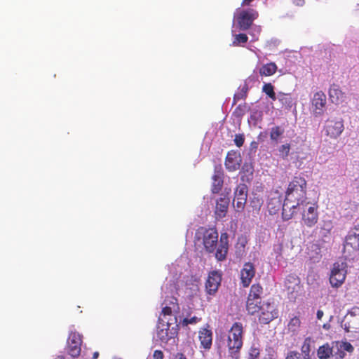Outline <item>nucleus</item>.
Segmentation results:
<instances>
[{
    "label": "nucleus",
    "instance_id": "obj_36",
    "mask_svg": "<svg viewBox=\"0 0 359 359\" xmlns=\"http://www.w3.org/2000/svg\"><path fill=\"white\" fill-rule=\"evenodd\" d=\"M300 325L301 321L299 318L297 317H294L290 320L288 323V328L292 332H295L300 327Z\"/></svg>",
    "mask_w": 359,
    "mask_h": 359
},
{
    "label": "nucleus",
    "instance_id": "obj_34",
    "mask_svg": "<svg viewBox=\"0 0 359 359\" xmlns=\"http://www.w3.org/2000/svg\"><path fill=\"white\" fill-rule=\"evenodd\" d=\"M309 250L315 252V255L310 253L309 252H308L311 259H318L320 257V248L319 245L315 244V243L311 244L310 245V247L309 248Z\"/></svg>",
    "mask_w": 359,
    "mask_h": 359
},
{
    "label": "nucleus",
    "instance_id": "obj_38",
    "mask_svg": "<svg viewBox=\"0 0 359 359\" xmlns=\"http://www.w3.org/2000/svg\"><path fill=\"white\" fill-rule=\"evenodd\" d=\"M259 348L253 345L250 348L248 359H257L259 357Z\"/></svg>",
    "mask_w": 359,
    "mask_h": 359
},
{
    "label": "nucleus",
    "instance_id": "obj_43",
    "mask_svg": "<svg viewBox=\"0 0 359 359\" xmlns=\"http://www.w3.org/2000/svg\"><path fill=\"white\" fill-rule=\"evenodd\" d=\"M164 354L161 350H156L153 353V359H163Z\"/></svg>",
    "mask_w": 359,
    "mask_h": 359
},
{
    "label": "nucleus",
    "instance_id": "obj_35",
    "mask_svg": "<svg viewBox=\"0 0 359 359\" xmlns=\"http://www.w3.org/2000/svg\"><path fill=\"white\" fill-rule=\"evenodd\" d=\"M334 347V351L332 353V355L333 359H344L346 355V353L343 349L339 348V341H336Z\"/></svg>",
    "mask_w": 359,
    "mask_h": 359
},
{
    "label": "nucleus",
    "instance_id": "obj_10",
    "mask_svg": "<svg viewBox=\"0 0 359 359\" xmlns=\"http://www.w3.org/2000/svg\"><path fill=\"white\" fill-rule=\"evenodd\" d=\"M248 187L245 184H239L235 191L233 205L237 212H241L244 210L248 197Z\"/></svg>",
    "mask_w": 359,
    "mask_h": 359
},
{
    "label": "nucleus",
    "instance_id": "obj_13",
    "mask_svg": "<svg viewBox=\"0 0 359 359\" xmlns=\"http://www.w3.org/2000/svg\"><path fill=\"white\" fill-rule=\"evenodd\" d=\"M358 251H359V233L349 231L345 238L344 252L346 253L347 256H351Z\"/></svg>",
    "mask_w": 359,
    "mask_h": 359
},
{
    "label": "nucleus",
    "instance_id": "obj_31",
    "mask_svg": "<svg viewBox=\"0 0 359 359\" xmlns=\"http://www.w3.org/2000/svg\"><path fill=\"white\" fill-rule=\"evenodd\" d=\"M311 337H306L301 347V351L304 354V359H310L309 353L311 351Z\"/></svg>",
    "mask_w": 359,
    "mask_h": 359
},
{
    "label": "nucleus",
    "instance_id": "obj_32",
    "mask_svg": "<svg viewBox=\"0 0 359 359\" xmlns=\"http://www.w3.org/2000/svg\"><path fill=\"white\" fill-rule=\"evenodd\" d=\"M262 91L267 95L272 100H276V93L274 92V87L271 83H265L263 86Z\"/></svg>",
    "mask_w": 359,
    "mask_h": 359
},
{
    "label": "nucleus",
    "instance_id": "obj_47",
    "mask_svg": "<svg viewBox=\"0 0 359 359\" xmlns=\"http://www.w3.org/2000/svg\"><path fill=\"white\" fill-rule=\"evenodd\" d=\"M253 1H254V0H243L241 5H242L243 6H250V4H251Z\"/></svg>",
    "mask_w": 359,
    "mask_h": 359
},
{
    "label": "nucleus",
    "instance_id": "obj_49",
    "mask_svg": "<svg viewBox=\"0 0 359 359\" xmlns=\"http://www.w3.org/2000/svg\"><path fill=\"white\" fill-rule=\"evenodd\" d=\"M99 356V353L98 352H94L93 353V359H97Z\"/></svg>",
    "mask_w": 359,
    "mask_h": 359
},
{
    "label": "nucleus",
    "instance_id": "obj_48",
    "mask_svg": "<svg viewBox=\"0 0 359 359\" xmlns=\"http://www.w3.org/2000/svg\"><path fill=\"white\" fill-rule=\"evenodd\" d=\"M297 5L302 6L304 4V0H295Z\"/></svg>",
    "mask_w": 359,
    "mask_h": 359
},
{
    "label": "nucleus",
    "instance_id": "obj_28",
    "mask_svg": "<svg viewBox=\"0 0 359 359\" xmlns=\"http://www.w3.org/2000/svg\"><path fill=\"white\" fill-rule=\"evenodd\" d=\"M284 133V129L280 126H276L271 128L270 138L271 141L278 143L279 137Z\"/></svg>",
    "mask_w": 359,
    "mask_h": 359
},
{
    "label": "nucleus",
    "instance_id": "obj_26",
    "mask_svg": "<svg viewBox=\"0 0 359 359\" xmlns=\"http://www.w3.org/2000/svg\"><path fill=\"white\" fill-rule=\"evenodd\" d=\"M172 300L170 301V306H165L162 309L161 315H163V318L167 320L166 316H172V311L175 309H179L178 304L177 302V299L172 297Z\"/></svg>",
    "mask_w": 359,
    "mask_h": 359
},
{
    "label": "nucleus",
    "instance_id": "obj_4",
    "mask_svg": "<svg viewBox=\"0 0 359 359\" xmlns=\"http://www.w3.org/2000/svg\"><path fill=\"white\" fill-rule=\"evenodd\" d=\"M318 209V204L310 201L306 202L304 205L297 207V212H300L302 225L311 228L318 223L319 219Z\"/></svg>",
    "mask_w": 359,
    "mask_h": 359
},
{
    "label": "nucleus",
    "instance_id": "obj_6",
    "mask_svg": "<svg viewBox=\"0 0 359 359\" xmlns=\"http://www.w3.org/2000/svg\"><path fill=\"white\" fill-rule=\"evenodd\" d=\"M172 324V323L169 322V320H165L161 316L159 317L156 334L161 342L167 343L170 339L176 336V330L174 327L170 329Z\"/></svg>",
    "mask_w": 359,
    "mask_h": 359
},
{
    "label": "nucleus",
    "instance_id": "obj_2",
    "mask_svg": "<svg viewBox=\"0 0 359 359\" xmlns=\"http://www.w3.org/2000/svg\"><path fill=\"white\" fill-rule=\"evenodd\" d=\"M198 240H202L205 250L208 253H214L218 261H224L226 258L229 250V235L222 233L218 241V232L215 227H200L196 233Z\"/></svg>",
    "mask_w": 359,
    "mask_h": 359
},
{
    "label": "nucleus",
    "instance_id": "obj_29",
    "mask_svg": "<svg viewBox=\"0 0 359 359\" xmlns=\"http://www.w3.org/2000/svg\"><path fill=\"white\" fill-rule=\"evenodd\" d=\"M248 37L245 34L240 33L238 34H234L232 45L233 46H243L248 42Z\"/></svg>",
    "mask_w": 359,
    "mask_h": 359
},
{
    "label": "nucleus",
    "instance_id": "obj_30",
    "mask_svg": "<svg viewBox=\"0 0 359 359\" xmlns=\"http://www.w3.org/2000/svg\"><path fill=\"white\" fill-rule=\"evenodd\" d=\"M248 92V86L247 84H244L241 88L240 91L234 95L233 104H236V102L240 100H244L246 98Z\"/></svg>",
    "mask_w": 359,
    "mask_h": 359
},
{
    "label": "nucleus",
    "instance_id": "obj_24",
    "mask_svg": "<svg viewBox=\"0 0 359 359\" xmlns=\"http://www.w3.org/2000/svg\"><path fill=\"white\" fill-rule=\"evenodd\" d=\"M261 299H255L252 298H248L246 302V309L249 314L254 315L260 310L262 306Z\"/></svg>",
    "mask_w": 359,
    "mask_h": 359
},
{
    "label": "nucleus",
    "instance_id": "obj_51",
    "mask_svg": "<svg viewBox=\"0 0 359 359\" xmlns=\"http://www.w3.org/2000/svg\"><path fill=\"white\" fill-rule=\"evenodd\" d=\"M277 203H278V206H280V201L279 199L277 200Z\"/></svg>",
    "mask_w": 359,
    "mask_h": 359
},
{
    "label": "nucleus",
    "instance_id": "obj_41",
    "mask_svg": "<svg viewBox=\"0 0 359 359\" xmlns=\"http://www.w3.org/2000/svg\"><path fill=\"white\" fill-rule=\"evenodd\" d=\"M285 359H302L301 354L297 351H290Z\"/></svg>",
    "mask_w": 359,
    "mask_h": 359
},
{
    "label": "nucleus",
    "instance_id": "obj_45",
    "mask_svg": "<svg viewBox=\"0 0 359 359\" xmlns=\"http://www.w3.org/2000/svg\"><path fill=\"white\" fill-rule=\"evenodd\" d=\"M350 231L359 233V220L355 222L353 228Z\"/></svg>",
    "mask_w": 359,
    "mask_h": 359
},
{
    "label": "nucleus",
    "instance_id": "obj_18",
    "mask_svg": "<svg viewBox=\"0 0 359 359\" xmlns=\"http://www.w3.org/2000/svg\"><path fill=\"white\" fill-rule=\"evenodd\" d=\"M211 192L218 194L222 189L224 184V172L221 168H215L214 174L212 177Z\"/></svg>",
    "mask_w": 359,
    "mask_h": 359
},
{
    "label": "nucleus",
    "instance_id": "obj_27",
    "mask_svg": "<svg viewBox=\"0 0 359 359\" xmlns=\"http://www.w3.org/2000/svg\"><path fill=\"white\" fill-rule=\"evenodd\" d=\"M263 294V287L259 283L253 284L250 290L248 298L261 299Z\"/></svg>",
    "mask_w": 359,
    "mask_h": 359
},
{
    "label": "nucleus",
    "instance_id": "obj_19",
    "mask_svg": "<svg viewBox=\"0 0 359 359\" xmlns=\"http://www.w3.org/2000/svg\"><path fill=\"white\" fill-rule=\"evenodd\" d=\"M312 104L316 114L321 115L326 104L325 94L322 91L316 93L312 100Z\"/></svg>",
    "mask_w": 359,
    "mask_h": 359
},
{
    "label": "nucleus",
    "instance_id": "obj_23",
    "mask_svg": "<svg viewBox=\"0 0 359 359\" xmlns=\"http://www.w3.org/2000/svg\"><path fill=\"white\" fill-rule=\"evenodd\" d=\"M334 351V346H330L328 343H326L318 348L317 355L319 359H328L332 355Z\"/></svg>",
    "mask_w": 359,
    "mask_h": 359
},
{
    "label": "nucleus",
    "instance_id": "obj_11",
    "mask_svg": "<svg viewBox=\"0 0 359 359\" xmlns=\"http://www.w3.org/2000/svg\"><path fill=\"white\" fill-rule=\"evenodd\" d=\"M344 327L348 332H359V307H353L348 313Z\"/></svg>",
    "mask_w": 359,
    "mask_h": 359
},
{
    "label": "nucleus",
    "instance_id": "obj_46",
    "mask_svg": "<svg viewBox=\"0 0 359 359\" xmlns=\"http://www.w3.org/2000/svg\"><path fill=\"white\" fill-rule=\"evenodd\" d=\"M324 315V313L322 310H318L316 313V317L318 320H321L323 316Z\"/></svg>",
    "mask_w": 359,
    "mask_h": 359
},
{
    "label": "nucleus",
    "instance_id": "obj_50",
    "mask_svg": "<svg viewBox=\"0 0 359 359\" xmlns=\"http://www.w3.org/2000/svg\"><path fill=\"white\" fill-rule=\"evenodd\" d=\"M57 359H65L63 355H58Z\"/></svg>",
    "mask_w": 359,
    "mask_h": 359
},
{
    "label": "nucleus",
    "instance_id": "obj_1",
    "mask_svg": "<svg viewBox=\"0 0 359 359\" xmlns=\"http://www.w3.org/2000/svg\"><path fill=\"white\" fill-rule=\"evenodd\" d=\"M307 182L304 177L295 176L290 182L285 191V198L283 204L282 217L289 220L297 213V207H301L309 201L306 197Z\"/></svg>",
    "mask_w": 359,
    "mask_h": 359
},
{
    "label": "nucleus",
    "instance_id": "obj_17",
    "mask_svg": "<svg viewBox=\"0 0 359 359\" xmlns=\"http://www.w3.org/2000/svg\"><path fill=\"white\" fill-rule=\"evenodd\" d=\"M255 275V269L252 263H245L241 271V283L244 287L250 285L252 279Z\"/></svg>",
    "mask_w": 359,
    "mask_h": 359
},
{
    "label": "nucleus",
    "instance_id": "obj_22",
    "mask_svg": "<svg viewBox=\"0 0 359 359\" xmlns=\"http://www.w3.org/2000/svg\"><path fill=\"white\" fill-rule=\"evenodd\" d=\"M285 285L290 293L298 292L300 289V280L298 276L290 274L285 279Z\"/></svg>",
    "mask_w": 359,
    "mask_h": 359
},
{
    "label": "nucleus",
    "instance_id": "obj_37",
    "mask_svg": "<svg viewBox=\"0 0 359 359\" xmlns=\"http://www.w3.org/2000/svg\"><path fill=\"white\" fill-rule=\"evenodd\" d=\"M290 144H283L278 149V151H279L280 156L283 159H285L287 157V156L289 154V152H290Z\"/></svg>",
    "mask_w": 359,
    "mask_h": 359
},
{
    "label": "nucleus",
    "instance_id": "obj_39",
    "mask_svg": "<svg viewBox=\"0 0 359 359\" xmlns=\"http://www.w3.org/2000/svg\"><path fill=\"white\" fill-rule=\"evenodd\" d=\"M339 348L343 349L345 353L346 351L348 353H352L354 350L353 346L351 345V343L348 341L339 342Z\"/></svg>",
    "mask_w": 359,
    "mask_h": 359
},
{
    "label": "nucleus",
    "instance_id": "obj_44",
    "mask_svg": "<svg viewBox=\"0 0 359 359\" xmlns=\"http://www.w3.org/2000/svg\"><path fill=\"white\" fill-rule=\"evenodd\" d=\"M172 359H188L182 353H177L173 354Z\"/></svg>",
    "mask_w": 359,
    "mask_h": 359
},
{
    "label": "nucleus",
    "instance_id": "obj_42",
    "mask_svg": "<svg viewBox=\"0 0 359 359\" xmlns=\"http://www.w3.org/2000/svg\"><path fill=\"white\" fill-rule=\"evenodd\" d=\"M198 320H199V319L197 317L194 316L191 318H184L183 320V323H184V324L187 325L189 324L196 323Z\"/></svg>",
    "mask_w": 359,
    "mask_h": 359
},
{
    "label": "nucleus",
    "instance_id": "obj_3",
    "mask_svg": "<svg viewBox=\"0 0 359 359\" xmlns=\"http://www.w3.org/2000/svg\"><path fill=\"white\" fill-rule=\"evenodd\" d=\"M244 327L241 323L235 322L228 331L226 346L232 359H238L243 346Z\"/></svg>",
    "mask_w": 359,
    "mask_h": 359
},
{
    "label": "nucleus",
    "instance_id": "obj_16",
    "mask_svg": "<svg viewBox=\"0 0 359 359\" xmlns=\"http://www.w3.org/2000/svg\"><path fill=\"white\" fill-rule=\"evenodd\" d=\"M242 159L239 151L231 150L227 153L225 159V167L229 172L239 169Z\"/></svg>",
    "mask_w": 359,
    "mask_h": 359
},
{
    "label": "nucleus",
    "instance_id": "obj_20",
    "mask_svg": "<svg viewBox=\"0 0 359 359\" xmlns=\"http://www.w3.org/2000/svg\"><path fill=\"white\" fill-rule=\"evenodd\" d=\"M329 96L332 102L336 104L342 103L345 99L344 93L341 91L338 85L334 83L330 88Z\"/></svg>",
    "mask_w": 359,
    "mask_h": 359
},
{
    "label": "nucleus",
    "instance_id": "obj_9",
    "mask_svg": "<svg viewBox=\"0 0 359 359\" xmlns=\"http://www.w3.org/2000/svg\"><path fill=\"white\" fill-rule=\"evenodd\" d=\"M259 312V321L262 324H268L278 317V311L275 305L269 302H264Z\"/></svg>",
    "mask_w": 359,
    "mask_h": 359
},
{
    "label": "nucleus",
    "instance_id": "obj_12",
    "mask_svg": "<svg viewBox=\"0 0 359 359\" xmlns=\"http://www.w3.org/2000/svg\"><path fill=\"white\" fill-rule=\"evenodd\" d=\"M344 121L341 118L339 120H327L325 126V135L330 138L336 139L344 131Z\"/></svg>",
    "mask_w": 359,
    "mask_h": 359
},
{
    "label": "nucleus",
    "instance_id": "obj_33",
    "mask_svg": "<svg viewBox=\"0 0 359 359\" xmlns=\"http://www.w3.org/2000/svg\"><path fill=\"white\" fill-rule=\"evenodd\" d=\"M278 100L280 102L285 105L287 107H291L292 103V99L290 94H285L283 93H280L278 95Z\"/></svg>",
    "mask_w": 359,
    "mask_h": 359
},
{
    "label": "nucleus",
    "instance_id": "obj_14",
    "mask_svg": "<svg viewBox=\"0 0 359 359\" xmlns=\"http://www.w3.org/2000/svg\"><path fill=\"white\" fill-rule=\"evenodd\" d=\"M67 353L72 357H78L81 351L82 339L78 332H72L68 339Z\"/></svg>",
    "mask_w": 359,
    "mask_h": 359
},
{
    "label": "nucleus",
    "instance_id": "obj_8",
    "mask_svg": "<svg viewBox=\"0 0 359 359\" xmlns=\"http://www.w3.org/2000/svg\"><path fill=\"white\" fill-rule=\"evenodd\" d=\"M230 189H225L224 191L220 194L219 198L216 200L215 215L217 219L223 218L226 216L230 202Z\"/></svg>",
    "mask_w": 359,
    "mask_h": 359
},
{
    "label": "nucleus",
    "instance_id": "obj_21",
    "mask_svg": "<svg viewBox=\"0 0 359 359\" xmlns=\"http://www.w3.org/2000/svg\"><path fill=\"white\" fill-rule=\"evenodd\" d=\"M199 340L201 346L205 349H210L212 346V332L210 330L203 328L199 331Z\"/></svg>",
    "mask_w": 359,
    "mask_h": 359
},
{
    "label": "nucleus",
    "instance_id": "obj_40",
    "mask_svg": "<svg viewBox=\"0 0 359 359\" xmlns=\"http://www.w3.org/2000/svg\"><path fill=\"white\" fill-rule=\"evenodd\" d=\"M245 141L244 135L242 134H236L234 138V142L238 147L243 146Z\"/></svg>",
    "mask_w": 359,
    "mask_h": 359
},
{
    "label": "nucleus",
    "instance_id": "obj_7",
    "mask_svg": "<svg viewBox=\"0 0 359 359\" xmlns=\"http://www.w3.org/2000/svg\"><path fill=\"white\" fill-rule=\"evenodd\" d=\"M346 264L336 262L333 265L330 276V283L334 287H340L345 280L346 276Z\"/></svg>",
    "mask_w": 359,
    "mask_h": 359
},
{
    "label": "nucleus",
    "instance_id": "obj_25",
    "mask_svg": "<svg viewBox=\"0 0 359 359\" xmlns=\"http://www.w3.org/2000/svg\"><path fill=\"white\" fill-rule=\"evenodd\" d=\"M277 70V65L274 62H269L264 65L259 69V74L261 76H270L273 75Z\"/></svg>",
    "mask_w": 359,
    "mask_h": 359
},
{
    "label": "nucleus",
    "instance_id": "obj_15",
    "mask_svg": "<svg viewBox=\"0 0 359 359\" xmlns=\"http://www.w3.org/2000/svg\"><path fill=\"white\" fill-rule=\"evenodd\" d=\"M222 281V274L217 271H210L205 282V291L210 295H214L218 290Z\"/></svg>",
    "mask_w": 359,
    "mask_h": 359
},
{
    "label": "nucleus",
    "instance_id": "obj_5",
    "mask_svg": "<svg viewBox=\"0 0 359 359\" xmlns=\"http://www.w3.org/2000/svg\"><path fill=\"white\" fill-rule=\"evenodd\" d=\"M258 16V12L253 8L243 9L238 11L236 15V22L239 29L245 31L250 29L254 20Z\"/></svg>",
    "mask_w": 359,
    "mask_h": 359
}]
</instances>
